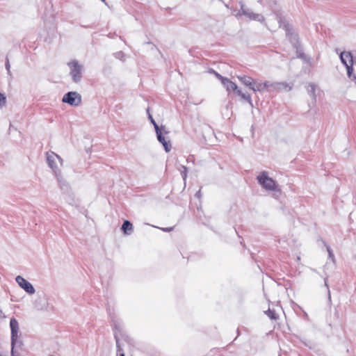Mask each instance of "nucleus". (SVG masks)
I'll return each mask as SVG.
<instances>
[{"instance_id": "25", "label": "nucleus", "mask_w": 356, "mask_h": 356, "mask_svg": "<svg viewBox=\"0 0 356 356\" xmlns=\"http://www.w3.org/2000/svg\"><path fill=\"white\" fill-rule=\"evenodd\" d=\"M172 227H166V228H162V229L164 231V232H170L172 230Z\"/></svg>"}, {"instance_id": "2", "label": "nucleus", "mask_w": 356, "mask_h": 356, "mask_svg": "<svg viewBox=\"0 0 356 356\" xmlns=\"http://www.w3.org/2000/svg\"><path fill=\"white\" fill-rule=\"evenodd\" d=\"M257 179L263 188L268 192L273 193L274 197L277 199L280 197L281 188L273 178L269 177L268 172L263 171L260 172L257 175Z\"/></svg>"}, {"instance_id": "5", "label": "nucleus", "mask_w": 356, "mask_h": 356, "mask_svg": "<svg viewBox=\"0 0 356 356\" xmlns=\"http://www.w3.org/2000/svg\"><path fill=\"white\" fill-rule=\"evenodd\" d=\"M10 327L11 331V346L12 349H13L14 347L19 346L22 343L18 339L19 323L17 319L15 318H10Z\"/></svg>"}, {"instance_id": "7", "label": "nucleus", "mask_w": 356, "mask_h": 356, "mask_svg": "<svg viewBox=\"0 0 356 356\" xmlns=\"http://www.w3.org/2000/svg\"><path fill=\"white\" fill-rule=\"evenodd\" d=\"M240 5H241V13H238L235 14L236 16H238L240 15H245L247 17H248L251 20H255V21H258L260 22H264V17L262 15L254 13L253 12L250 11L249 9L245 8L242 2H240Z\"/></svg>"}, {"instance_id": "11", "label": "nucleus", "mask_w": 356, "mask_h": 356, "mask_svg": "<svg viewBox=\"0 0 356 356\" xmlns=\"http://www.w3.org/2000/svg\"><path fill=\"white\" fill-rule=\"evenodd\" d=\"M275 88V83H271L270 81L262 82L261 81L258 80L257 83H256L255 88H254V92H262L264 90L271 91Z\"/></svg>"}, {"instance_id": "3", "label": "nucleus", "mask_w": 356, "mask_h": 356, "mask_svg": "<svg viewBox=\"0 0 356 356\" xmlns=\"http://www.w3.org/2000/svg\"><path fill=\"white\" fill-rule=\"evenodd\" d=\"M339 56L346 67L348 77L352 81H356V56L350 51H342Z\"/></svg>"}, {"instance_id": "29", "label": "nucleus", "mask_w": 356, "mask_h": 356, "mask_svg": "<svg viewBox=\"0 0 356 356\" xmlns=\"http://www.w3.org/2000/svg\"><path fill=\"white\" fill-rule=\"evenodd\" d=\"M325 285L327 287V284L326 280L325 281Z\"/></svg>"}, {"instance_id": "20", "label": "nucleus", "mask_w": 356, "mask_h": 356, "mask_svg": "<svg viewBox=\"0 0 356 356\" xmlns=\"http://www.w3.org/2000/svg\"><path fill=\"white\" fill-rule=\"evenodd\" d=\"M266 314L271 319L276 320L277 318V316L276 315L275 312L273 310H270V309L267 312H266Z\"/></svg>"}, {"instance_id": "17", "label": "nucleus", "mask_w": 356, "mask_h": 356, "mask_svg": "<svg viewBox=\"0 0 356 356\" xmlns=\"http://www.w3.org/2000/svg\"><path fill=\"white\" fill-rule=\"evenodd\" d=\"M277 21L279 22L280 27L283 28L286 31H289L290 30V26L284 18L282 17H277Z\"/></svg>"}, {"instance_id": "21", "label": "nucleus", "mask_w": 356, "mask_h": 356, "mask_svg": "<svg viewBox=\"0 0 356 356\" xmlns=\"http://www.w3.org/2000/svg\"><path fill=\"white\" fill-rule=\"evenodd\" d=\"M327 251L328 253V257L332 261H334V255L329 245H326Z\"/></svg>"}, {"instance_id": "30", "label": "nucleus", "mask_w": 356, "mask_h": 356, "mask_svg": "<svg viewBox=\"0 0 356 356\" xmlns=\"http://www.w3.org/2000/svg\"><path fill=\"white\" fill-rule=\"evenodd\" d=\"M297 259H298V260H300V257H297Z\"/></svg>"}, {"instance_id": "9", "label": "nucleus", "mask_w": 356, "mask_h": 356, "mask_svg": "<svg viewBox=\"0 0 356 356\" xmlns=\"http://www.w3.org/2000/svg\"><path fill=\"white\" fill-rule=\"evenodd\" d=\"M34 309L37 311H45L47 310L49 303L47 298L43 296H38L37 298L33 301Z\"/></svg>"}, {"instance_id": "24", "label": "nucleus", "mask_w": 356, "mask_h": 356, "mask_svg": "<svg viewBox=\"0 0 356 356\" xmlns=\"http://www.w3.org/2000/svg\"><path fill=\"white\" fill-rule=\"evenodd\" d=\"M124 54L122 52H118L117 54V57L120 58V59H122L124 58Z\"/></svg>"}, {"instance_id": "12", "label": "nucleus", "mask_w": 356, "mask_h": 356, "mask_svg": "<svg viewBox=\"0 0 356 356\" xmlns=\"http://www.w3.org/2000/svg\"><path fill=\"white\" fill-rule=\"evenodd\" d=\"M238 79L246 87L254 91L258 79H253L252 77L245 75L237 76Z\"/></svg>"}, {"instance_id": "23", "label": "nucleus", "mask_w": 356, "mask_h": 356, "mask_svg": "<svg viewBox=\"0 0 356 356\" xmlns=\"http://www.w3.org/2000/svg\"><path fill=\"white\" fill-rule=\"evenodd\" d=\"M117 346H118V355H119V356H125L124 354L122 353V348L119 347L118 342H117Z\"/></svg>"}, {"instance_id": "22", "label": "nucleus", "mask_w": 356, "mask_h": 356, "mask_svg": "<svg viewBox=\"0 0 356 356\" xmlns=\"http://www.w3.org/2000/svg\"><path fill=\"white\" fill-rule=\"evenodd\" d=\"M181 168L183 169V170L181 171V173L183 179L185 181L186 179V177H187V168H186V167H185L184 165L181 166Z\"/></svg>"}, {"instance_id": "19", "label": "nucleus", "mask_w": 356, "mask_h": 356, "mask_svg": "<svg viewBox=\"0 0 356 356\" xmlns=\"http://www.w3.org/2000/svg\"><path fill=\"white\" fill-rule=\"evenodd\" d=\"M6 104V96L0 92V108L5 106Z\"/></svg>"}, {"instance_id": "4", "label": "nucleus", "mask_w": 356, "mask_h": 356, "mask_svg": "<svg viewBox=\"0 0 356 356\" xmlns=\"http://www.w3.org/2000/svg\"><path fill=\"white\" fill-rule=\"evenodd\" d=\"M70 69V74L72 81L74 83H79L82 78V73L83 71V65H81L77 60H72L67 63Z\"/></svg>"}, {"instance_id": "16", "label": "nucleus", "mask_w": 356, "mask_h": 356, "mask_svg": "<svg viewBox=\"0 0 356 356\" xmlns=\"http://www.w3.org/2000/svg\"><path fill=\"white\" fill-rule=\"evenodd\" d=\"M236 94L240 96L243 99L247 101L252 107L253 106L252 100L250 95L244 93L241 90H237V92Z\"/></svg>"}, {"instance_id": "31", "label": "nucleus", "mask_w": 356, "mask_h": 356, "mask_svg": "<svg viewBox=\"0 0 356 356\" xmlns=\"http://www.w3.org/2000/svg\"><path fill=\"white\" fill-rule=\"evenodd\" d=\"M101 1H103V2H104V1H105V0H101Z\"/></svg>"}, {"instance_id": "10", "label": "nucleus", "mask_w": 356, "mask_h": 356, "mask_svg": "<svg viewBox=\"0 0 356 356\" xmlns=\"http://www.w3.org/2000/svg\"><path fill=\"white\" fill-rule=\"evenodd\" d=\"M155 131L158 140L163 145L165 150L168 152L171 149V144L170 140H168L163 134L161 129H160L158 124H155Z\"/></svg>"}, {"instance_id": "27", "label": "nucleus", "mask_w": 356, "mask_h": 356, "mask_svg": "<svg viewBox=\"0 0 356 356\" xmlns=\"http://www.w3.org/2000/svg\"><path fill=\"white\" fill-rule=\"evenodd\" d=\"M6 69H7L8 70H9V69H10V64H9L8 61V62H7V63L6 64Z\"/></svg>"}, {"instance_id": "8", "label": "nucleus", "mask_w": 356, "mask_h": 356, "mask_svg": "<svg viewBox=\"0 0 356 356\" xmlns=\"http://www.w3.org/2000/svg\"><path fill=\"white\" fill-rule=\"evenodd\" d=\"M15 281L18 284V285L22 289H24L27 293L30 295L35 293V290L33 286L29 282L25 280L23 277L17 275L15 277Z\"/></svg>"}, {"instance_id": "18", "label": "nucleus", "mask_w": 356, "mask_h": 356, "mask_svg": "<svg viewBox=\"0 0 356 356\" xmlns=\"http://www.w3.org/2000/svg\"><path fill=\"white\" fill-rule=\"evenodd\" d=\"M209 73H212L215 75V76L219 79L220 81V82L222 83L224 82V79H226L225 77H223L222 76H221L219 73L216 72V71L213 70H210L209 71Z\"/></svg>"}, {"instance_id": "14", "label": "nucleus", "mask_w": 356, "mask_h": 356, "mask_svg": "<svg viewBox=\"0 0 356 356\" xmlns=\"http://www.w3.org/2000/svg\"><path fill=\"white\" fill-rule=\"evenodd\" d=\"M316 86L313 83H309L307 87L308 94L314 101H316Z\"/></svg>"}, {"instance_id": "28", "label": "nucleus", "mask_w": 356, "mask_h": 356, "mask_svg": "<svg viewBox=\"0 0 356 356\" xmlns=\"http://www.w3.org/2000/svg\"><path fill=\"white\" fill-rule=\"evenodd\" d=\"M328 298H329V300L331 299V295H330V292L329 290H328Z\"/></svg>"}, {"instance_id": "6", "label": "nucleus", "mask_w": 356, "mask_h": 356, "mask_svg": "<svg viewBox=\"0 0 356 356\" xmlns=\"http://www.w3.org/2000/svg\"><path fill=\"white\" fill-rule=\"evenodd\" d=\"M62 102L72 106H78L81 103V95L76 92H68L63 97Z\"/></svg>"}, {"instance_id": "26", "label": "nucleus", "mask_w": 356, "mask_h": 356, "mask_svg": "<svg viewBox=\"0 0 356 356\" xmlns=\"http://www.w3.org/2000/svg\"><path fill=\"white\" fill-rule=\"evenodd\" d=\"M149 118L151 120V122L152 123L154 124V126L155 127V124H157L155 121L154 120V119L152 118V117L151 115H149Z\"/></svg>"}, {"instance_id": "1", "label": "nucleus", "mask_w": 356, "mask_h": 356, "mask_svg": "<svg viewBox=\"0 0 356 356\" xmlns=\"http://www.w3.org/2000/svg\"><path fill=\"white\" fill-rule=\"evenodd\" d=\"M45 156L47 163L54 175L60 190L64 193L70 194L72 191L70 186L61 170L63 165V159L52 151L47 152Z\"/></svg>"}, {"instance_id": "13", "label": "nucleus", "mask_w": 356, "mask_h": 356, "mask_svg": "<svg viewBox=\"0 0 356 356\" xmlns=\"http://www.w3.org/2000/svg\"><path fill=\"white\" fill-rule=\"evenodd\" d=\"M222 84L226 88L228 92H233L234 93H236L237 90H239L238 88L237 85L227 78H226V79H224V82Z\"/></svg>"}, {"instance_id": "15", "label": "nucleus", "mask_w": 356, "mask_h": 356, "mask_svg": "<svg viewBox=\"0 0 356 356\" xmlns=\"http://www.w3.org/2000/svg\"><path fill=\"white\" fill-rule=\"evenodd\" d=\"M122 230L124 234H131L133 232L132 224L129 220H125L122 224Z\"/></svg>"}]
</instances>
